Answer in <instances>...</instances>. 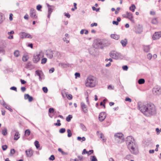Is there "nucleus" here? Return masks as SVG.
<instances>
[{"label": "nucleus", "mask_w": 161, "mask_h": 161, "mask_svg": "<svg viewBox=\"0 0 161 161\" xmlns=\"http://www.w3.org/2000/svg\"><path fill=\"white\" fill-rule=\"evenodd\" d=\"M65 131V129L64 128H61L59 130V132L60 133H64Z\"/></svg>", "instance_id": "obj_42"}, {"label": "nucleus", "mask_w": 161, "mask_h": 161, "mask_svg": "<svg viewBox=\"0 0 161 161\" xmlns=\"http://www.w3.org/2000/svg\"><path fill=\"white\" fill-rule=\"evenodd\" d=\"M21 90L22 91L24 92L25 91L26 88L25 87H22L21 88Z\"/></svg>", "instance_id": "obj_63"}, {"label": "nucleus", "mask_w": 161, "mask_h": 161, "mask_svg": "<svg viewBox=\"0 0 161 161\" xmlns=\"http://www.w3.org/2000/svg\"><path fill=\"white\" fill-rule=\"evenodd\" d=\"M47 56L48 58H52L53 57V52L51 50H48L47 52Z\"/></svg>", "instance_id": "obj_16"}, {"label": "nucleus", "mask_w": 161, "mask_h": 161, "mask_svg": "<svg viewBox=\"0 0 161 161\" xmlns=\"http://www.w3.org/2000/svg\"><path fill=\"white\" fill-rule=\"evenodd\" d=\"M42 8V6L40 5H38L36 7V9L38 11H41V9Z\"/></svg>", "instance_id": "obj_43"}, {"label": "nucleus", "mask_w": 161, "mask_h": 161, "mask_svg": "<svg viewBox=\"0 0 161 161\" xmlns=\"http://www.w3.org/2000/svg\"><path fill=\"white\" fill-rule=\"evenodd\" d=\"M125 100L126 101H128L130 103H131V99L128 97H126V98H125Z\"/></svg>", "instance_id": "obj_45"}, {"label": "nucleus", "mask_w": 161, "mask_h": 161, "mask_svg": "<svg viewBox=\"0 0 161 161\" xmlns=\"http://www.w3.org/2000/svg\"><path fill=\"white\" fill-rule=\"evenodd\" d=\"M10 153L12 154H14L15 153V150L14 149H13L11 150Z\"/></svg>", "instance_id": "obj_56"}, {"label": "nucleus", "mask_w": 161, "mask_h": 161, "mask_svg": "<svg viewBox=\"0 0 161 161\" xmlns=\"http://www.w3.org/2000/svg\"><path fill=\"white\" fill-rule=\"evenodd\" d=\"M66 96L67 98L69 100H71L72 98V96L70 94H68V95H67V94H66Z\"/></svg>", "instance_id": "obj_39"}, {"label": "nucleus", "mask_w": 161, "mask_h": 161, "mask_svg": "<svg viewBox=\"0 0 161 161\" xmlns=\"http://www.w3.org/2000/svg\"><path fill=\"white\" fill-rule=\"evenodd\" d=\"M112 23L113 25H118L119 24V22L117 21H113Z\"/></svg>", "instance_id": "obj_55"}, {"label": "nucleus", "mask_w": 161, "mask_h": 161, "mask_svg": "<svg viewBox=\"0 0 161 161\" xmlns=\"http://www.w3.org/2000/svg\"><path fill=\"white\" fill-rule=\"evenodd\" d=\"M116 138H119L123 139L124 138L123 134L120 133H117L115 135Z\"/></svg>", "instance_id": "obj_15"}, {"label": "nucleus", "mask_w": 161, "mask_h": 161, "mask_svg": "<svg viewBox=\"0 0 161 161\" xmlns=\"http://www.w3.org/2000/svg\"><path fill=\"white\" fill-rule=\"evenodd\" d=\"M13 14H12L11 13L9 14V20L10 21H12L13 20Z\"/></svg>", "instance_id": "obj_51"}, {"label": "nucleus", "mask_w": 161, "mask_h": 161, "mask_svg": "<svg viewBox=\"0 0 161 161\" xmlns=\"http://www.w3.org/2000/svg\"><path fill=\"white\" fill-rule=\"evenodd\" d=\"M42 90L44 92L47 93V87H44L42 88Z\"/></svg>", "instance_id": "obj_44"}, {"label": "nucleus", "mask_w": 161, "mask_h": 161, "mask_svg": "<svg viewBox=\"0 0 161 161\" xmlns=\"http://www.w3.org/2000/svg\"><path fill=\"white\" fill-rule=\"evenodd\" d=\"M20 134L18 132H16L14 137V140H17L19 138Z\"/></svg>", "instance_id": "obj_20"}, {"label": "nucleus", "mask_w": 161, "mask_h": 161, "mask_svg": "<svg viewBox=\"0 0 161 161\" xmlns=\"http://www.w3.org/2000/svg\"><path fill=\"white\" fill-rule=\"evenodd\" d=\"M136 8V7L134 4H132L131 6L129 8L130 10L132 12H134L135 11Z\"/></svg>", "instance_id": "obj_23"}, {"label": "nucleus", "mask_w": 161, "mask_h": 161, "mask_svg": "<svg viewBox=\"0 0 161 161\" xmlns=\"http://www.w3.org/2000/svg\"><path fill=\"white\" fill-rule=\"evenodd\" d=\"M147 57L149 59H150L152 58V55L151 54L149 53L147 54Z\"/></svg>", "instance_id": "obj_57"}, {"label": "nucleus", "mask_w": 161, "mask_h": 161, "mask_svg": "<svg viewBox=\"0 0 161 161\" xmlns=\"http://www.w3.org/2000/svg\"><path fill=\"white\" fill-rule=\"evenodd\" d=\"M143 49L145 52H148L149 51L150 47L148 46H143Z\"/></svg>", "instance_id": "obj_22"}, {"label": "nucleus", "mask_w": 161, "mask_h": 161, "mask_svg": "<svg viewBox=\"0 0 161 161\" xmlns=\"http://www.w3.org/2000/svg\"><path fill=\"white\" fill-rule=\"evenodd\" d=\"M35 145L36 146V148H38L40 147V144H39V142L37 141H36L35 142Z\"/></svg>", "instance_id": "obj_32"}, {"label": "nucleus", "mask_w": 161, "mask_h": 161, "mask_svg": "<svg viewBox=\"0 0 161 161\" xmlns=\"http://www.w3.org/2000/svg\"><path fill=\"white\" fill-rule=\"evenodd\" d=\"M31 134V131L29 129H27L25 130V135L26 136H29Z\"/></svg>", "instance_id": "obj_25"}, {"label": "nucleus", "mask_w": 161, "mask_h": 161, "mask_svg": "<svg viewBox=\"0 0 161 161\" xmlns=\"http://www.w3.org/2000/svg\"><path fill=\"white\" fill-rule=\"evenodd\" d=\"M14 55L16 57H18L19 55V52L18 50H16L14 53Z\"/></svg>", "instance_id": "obj_30"}, {"label": "nucleus", "mask_w": 161, "mask_h": 161, "mask_svg": "<svg viewBox=\"0 0 161 161\" xmlns=\"http://www.w3.org/2000/svg\"><path fill=\"white\" fill-rule=\"evenodd\" d=\"M75 78H76L77 77H80V74L79 73H76L75 74Z\"/></svg>", "instance_id": "obj_49"}, {"label": "nucleus", "mask_w": 161, "mask_h": 161, "mask_svg": "<svg viewBox=\"0 0 161 161\" xmlns=\"http://www.w3.org/2000/svg\"><path fill=\"white\" fill-rule=\"evenodd\" d=\"M78 159L80 161H81L83 159V156H78Z\"/></svg>", "instance_id": "obj_61"}, {"label": "nucleus", "mask_w": 161, "mask_h": 161, "mask_svg": "<svg viewBox=\"0 0 161 161\" xmlns=\"http://www.w3.org/2000/svg\"><path fill=\"white\" fill-rule=\"evenodd\" d=\"M10 89L12 90H13L14 91H15L16 92L17 91V88H16V87H15L14 86H12V87H11V88H10Z\"/></svg>", "instance_id": "obj_58"}, {"label": "nucleus", "mask_w": 161, "mask_h": 161, "mask_svg": "<svg viewBox=\"0 0 161 161\" xmlns=\"http://www.w3.org/2000/svg\"><path fill=\"white\" fill-rule=\"evenodd\" d=\"M88 153V151H86V150L85 149L83 150V151L82 152V155L84 154H87Z\"/></svg>", "instance_id": "obj_50"}, {"label": "nucleus", "mask_w": 161, "mask_h": 161, "mask_svg": "<svg viewBox=\"0 0 161 161\" xmlns=\"http://www.w3.org/2000/svg\"><path fill=\"white\" fill-rule=\"evenodd\" d=\"M127 41L126 39L122 40L120 41V43L123 46H125L127 44Z\"/></svg>", "instance_id": "obj_19"}, {"label": "nucleus", "mask_w": 161, "mask_h": 161, "mask_svg": "<svg viewBox=\"0 0 161 161\" xmlns=\"http://www.w3.org/2000/svg\"><path fill=\"white\" fill-rule=\"evenodd\" d=\"M2 148L3 150H5L7 148V146L6 145H3Z\"/></svg>", "instance_id": "obj_52"}, {"label": "nucleus", "mask_w": 161, "mask_h": 161, "mask_svg": "<svg viewBox=\"0 0 161 161\" xmlns=\"http://www.w3.org/2000/svg\"><path fill=\"white\" fill-rule=\"evenodd\" d=\"M72 118V116L71 115H69L68 116H67L66 118V120L68 122H69L71 119Z\"/></svg>", "instance_id": "obj_27"}, {"label": "nucleus", "mask_w": 161, "mask_h": 161, "mask_svg": "<svg viewBox=\"0 0 161 161\" xmlns=\"http://www.w3.org/2000/svg\"><path fill=\"white\" fill-rule=\"evenodd\" d=\"M145 82V80L143 79H140L138 80V83L139 84H142L144 83Z\"/></svg>", "instance_id": "obj_28"}, {"label": "nucleus", "mask_w": 161, "mask_h": 161, "mask_svg": "<svg viewBox=\"0 0 161 161\" xmlns=\"http://www.w3.org/2000/svg\"><path fill=\"white\" fill-rule=\"evenodd\" d=\"M110 56L113 58L118 59L120 56V54L115 51H113L110 53Z\"/></svg>", "instance_id": "obj_5"}, {"label": "nucleus", "mask_w": 161, "mask_h": 161, "mask_svg": "<svg viewBox=\"0 0 161 161\" xmlns=\"http://www.w3.org/2000/svg\"><path fill=\"white\" fill-rule=\"evenodd\" d=\"M81 106L82 111L85 113H86L87 112V108L86 105L83 103H81Z\"/></svg>", "instance_id": "obj_12"}, {"label": "nucleus", "mask_w": 161, "mask_h": 161, "mask_svg": "<svg viewBox=\"0 0 161 161\" xmlns=\"http://www.w3.org/2000/svg\"><path fill=\"white\" fill-rule=\"evenodd\" d=\"M54 69L53 68H51L49 70V72L50 73H52L54 72Z\"/></svg>", "instance_id": "obj_60"}, {"label": "nucleus", "mask_w": 161, "mask_h": 161, "mask_svg": "<svg viewBox=\"0 0 161 161\" xmlns=\"http://www.w3.org/2000/svg\"><path fill=\"white\" fill-rule=\"evenodd\" d=\"M93 153V150H89V151H88L87 154L88 155H91V154H92Z\"/></svg>", "instance_id": "obj_53"}, {"label": "nucleus", "mask_w": 161, "mask_h": 161, "mask_svg": "<svg viewBox=\"0 0 161 161\" xmlns=\"http://www.w3.org/2000/svg\"><path fill=\"white\" fill-rule=\"evenodd\" d=\"M2 134L4 136H5L7 134V129L4 128L2 130Z\"/></svg>", "instance_id": "obj_29"}, {"label": "nucleus", "mask_w": 161, "mask_h": 161, "mask_svg": "<svg viewBox=\"0 0 161 161\" xmlns=\"http://www.w3.org/2000/svg\"><path fill=\"white\" fill-rule=\"evenodd\" d=\"M135 31L136 33H140L142 31V28L140 27H136L135 28Z\"/></svg>", "instance_id": "obj_21"}, {"label": "nucleus", "mask_w": 161, "mask_h": 161, "mask_svg": "<svg viewBox=\"0 0 161 161\" xmlns=\"http://www.w3.org/2000/svg\"><path fill=\"white\" fill-rule=\"evenodd\" d=\"M1 104L6 108H7V105L4 101H3L1 102Z\"/></svg>", "instance_id": "obj_40"}, {"label": "nucleus", "mask_w": 161, "mask_h": 161, "mask_svg": "<svg viewBox=\"0 0 161 161\" xmlns=\"http://www.w3.org/2000/svg\"><path fill=\"white\" fill-rule=\"evenodd\" d=\"M161 37V31L156 32L153 35V40L159 39Z\"/></svg>", "instance_id": "obj_9"}, {"label": "nucleus", "mask_w": 161, "mask_h": 161, "mask_svg": "<svg viewBox=\"0 0 161 161\" xmlns=\"http://www.w3.org/2000/svg\"><path fill=\"white\" fill-rule=\"evenodd\" d=\"M47 59L46 58H44L41 60V63L42 64H44L46 63Z\"/></svg>", "instance_id": "obj_38"}, {"label": "nucleus", "mask_w": 161, "mask_h": 161, "mask_svg": "<svg viewBox=\"0 0 161 161\" xmlns=\"http://www.w3.org/2000/svg\"><path fill=\"white\" fill-rule=\"evenodd\" d=\"M54 109L53 108H50L49 109V113H54Z\"/></svg>", "instance_id": "obj_41"}, {"label": "nucleus", "mask_w": 161, "mask_h": 161, "mask_svg": "<svg viewBox=\"0 0 161 161\" xmlns=\"http://www.w3.org/2000/svg\"><path fill=\"white\" fill-rule=\"evenodd\" d=\"M36 10L33 8H31L30 11V16L33 19H37V16L36 14Z\"/></svg>", "instance_id": "obj_8"}, {"label": "nucleus", "mask_w": 161, "mask_h": 161, "mask_svg": "<svg viewBox=\"0 0 161 161\" xmlns=\"http://www.w3.org/2000/svg\"><path fill=\"white\" fill-rule=\"evenodd\" d=\"M40 59V58L39 57V55H37L34 56L33 58V61L35 63H37Z\"/></svg>", "instance_id": "obj_14"}, {"label": "nucleus", "mask_w": 161, "mask_h": 161, "mask_svg": "<svg viewBox=\"0 0 161 161\" xmlns=\"http://www.w3.org/2000/svg\"><path fill=\"white\" fill-rule=\"evenodd\" d=\"M25 153L27 157H31L32 155L33 152L32 150L29 149L25 151Z\"/></svg>", "instance_id": "obj_11"}, {"label": "nucleus", "mask_w": 161, "mask_h": 161, "mask_svg": "<svg viewBox=\"0 0 161 161\" xmlns=\"http://www.w3.org/2000/svg\"><path fill=\"white\" fill-rule=\"evenodd\" d=\"M3 14L2 13H0V23H2L3 21Z\"/></svg>", "instance_id": "obj_37"}, {"label": "nucleus", "mask_w": 161, "mask_h": 161, "mask_svg": "<svg viewBox=\"0 0 161 161\" xmlns=\"http://www.w3.org/2000/svg\"><path fill=\"white\" fill-rule=\"evenodd\" d=\"M60 121L59 119L57 120V123H54V125L56 126H59L61 125Z\"/></svg>", "instance_id": "obj_35"}, {"label": "nucleus", "mask_w": 161, "mask_h": 161, "mask_svg": "<svg viewBox=\"0 0 161 161\" xmlns=\"http://www.w3.org/2000/svg\"><path fill=\"white\" fill-rule=\"evenodd\" d=\"M96 83L95 78L93 76H89L86 79L85 85L87 87H92L95 86Z\"/></svg>", "instance_id": "obj_3"}, {"label": "nucleus", "mask_w": 161, "mask_h": 161, "mask_svg": "<svg viewBox=\"0 0 161 161\" xmlns=\"http://www.w3.org/2000/svg\"><path fill=\"white\" fill-rule=\"evenodd\" d=\"M24 98L25 99H28L30 102H31L33 100L32 97L30 96L28 94H25Z\"/></svg>", "instance_id": "obj_13"}, {"label": "nucleus", "mask_w": 161, "mask_h": 161, "mask_svg": "<svg viewBox=\"0 0 161 161\" xmlns=\"http://www.w3.org/2000/svg\"><path fill=\"white\" fill-rule=\"evenodd\" d=\"M106 116V114L105 112H102L99 115V120L101 121H103L105 118Z\"/></svg>", "instance_id": "obj_10"}, {"label": "nucleus", "mask_w": 161, "mask_h": 161, "mask_svg": "<svg viewBox=\"0 0 161 161\" xmlns=\"http://www.w3.org/2000/svg\"><path fill=\"white\" fill-rule=\"evenodd\" d=\"M139 109L147 116H150L153 115L155 113V106L151 103H147L143 105L142 103L138 104Z\"/></svg>", "instance_id": "obj_1"}, {"label": "nucleus", "mask_w": 161, "mask_h": 161, "mask_svg": "<svg viewBox=\"0 0 161 161\" xmlns=\"http://www.w3.org/2000/svg\"><path fill=\"white\" fill-rule=\"evenodd\" d=\"M49 159L50 160L53 161L55 159V157L53 155L51 156L50 157Z\"/></svg>", "instance_id": "obj_46"}, {"label": "nucleus", "mask_w": 161, "mask_h": 161, "mask_svg": "<svg viewBox=\"0 0 161 161\" xmlns=\"http://www.w3.org/2000/svg\"><path fill=\"white\" fill-rule=\"evenodd\" d=\"M152 23L153 24H157L158 23V21L157 18H154L152 19Z\"/></svg>", "instance_id": "obj_24"}, {"label": "nucleus", "mask_w": 161, "mask_h": 161, "mask_svg": "<svg viewBox=\"0 0 161 161\" xmlns=\"http://www.w3.org/2000/svg\"><path fill=\"white\" fill-rule=\"evenodd\" d=\"M67 132L68 133V137H71L72 135L71 130L69 129H68L67 130Z\"/></svg>", "instance_id": "obj_31"}, {"label": "nucleus", "mask_w": 161, "mask_h": 161, "mask_svg": "<svg viewBox=\"0 0 161 161\" xmlns=\"http://www.w3.org/2000/svg\"><path fill=\"white\" fill-rule=\"evenodd\" d=\"M150 14L153 15H154L155 14V12L154 11H151L150 12Z\"/></svg>", "instance_id": "obj_64"}, {"label": "nucleus", "mask_w": 161, "mask_h": 161, "mask_svg": "<svg viewBox=\"0 0 161 161\" xmlns=\"http://www.w3.org/2000/svg\"><path fill=\"white\" fill-rule=\"evenodd\" d=\"M77 139L79 141H81L82 140V141L81 142H82L83 141H85L86 140V138L84 137H83L82 138H81L79 136L77 137Z\"/></svg>", "instance_id": "obj_34"}, {"label": "nucleus", "mask_w": 161, "mask_h": 161, "mask_svg": "<svg viewBox=\"0 0 161 161\" xmlns=\"http://www.w3.org/2000/svg\"><path fill=\"white\" fill-rule=\"evenodd\" d=\"M123 17L129 19L132 23H134L135 20L134 16L132 13L130 12H126V13L122 15Z\"/></svg>", "instance_id": "obj_4"}, {"label": "nucleus", "mask_w": 161, "mask_h": 161, "mask_svg": "<svg viewBox=\"0 0 161 161\" xmlns=\"http://www.w3.org/2000/svg\"><path fill=\"white\" fill-rule=\"evenodd\" d=\"M47 6L48 7V17L49 18L50 14L53 11V9L50 7V6L48 3L47 4Z\"/></svg>", "instance_id": "obj_17"}, {"label": "nucleus", "mask_w": 161, "mask_h": 161, "mask_svg": "<svg viewBox=\"0 0 161 161\" xmlns=\"http://www.w3.org/2000/svg\"><path fill=\"white\" fill-rule=\"evenodd\" d=\"M81 126L83 130L85 131L86 130L85 127L83 125L81 124Z\"/></svg>", "instance_id": "obj_59"}, {"label": "nucleus", "mask_w": 161, "mask_h": 161, "mask_svg": "<svg viewBox=\"0 0 161 161\" xmlns=\"http://www.w3.org/2000/svg\"><path fill=\"white\" fill-rule=\"evenodd\" d=\"M42 72L41 71L37 70L36 71V74L38 75L40 78L41 77V73Z\"/></svg>", "instance_id": "obj_36"}, {"label": "nucleus", "mask_w": 161, "mask_h": 161, "mask_svg": "<svg viewBox=\"0 0 161 161\" xmlns=\"http://www.w3.org/2000/svg\"><path fill=\"white\" fill-rule=\"evenodd\" d=\"M127 144L128 147L132 153L136 154L138 153V149L137 146L135 143L132 141V138L131 136H129L127 138Z\"/></svg>", "instance_id": "obj_2"}, {"label": "nucleus", "mask_w": 161, "mask_h": 161, "mask_svg": "<svg viewBox=\"0 0 161 161\" xmlns=\"http://www.w3.org/2000/svg\"><path fill=\"white\" fill-rule=\"evenodd\" d=\"M111 37L114 39L118 40L119 37V36L117 34H112L111 35Z\"/></svg>", "instance_id": "obj_18"}, {"label": "nucleus", "mask_w": 161, "mask_h": 161, "mask_svg": "<svg viewBox=\"0 0 161 161\" xmlns=\"http://www.w3.org/2000/svg\"><path fill=\"white\" fill-rule=\"evenodd\" d=\"M28 59V57L27 56H23L22 58V60L24 62L26 61Z\"/></svg>", "instance_id": "obj_33"}, {"label": "nucleus", "mask_w": 161, "mask_h": 161, "mask_svg": "<svg viewBox=\"0 0 161 161\" xmlns=\"http://www.w3.org/2000/svg\"><path fill=\"white\" fill-rule=\"evenodd\" d=\"M19 34L20 35L21 38L22 39H23L24 38H29L31 39L32 38V36L30 34L25 32H21Z\"/></svg>", "instance_id": "obj_7"}, {"label": "nucleus", "mask_w": 161, "mask_h": 161, "mask_svg": "<svg viewBox=\"0 0 161 161\" xmlns=\"http://www.w3.org/2000/svg\"><path fill=\"white\" fill-rule=\"evenodd\" d=\"M20 81L21 82V84H24L26 83V81H25L22 79L20 80Z\"/></svg>", "instance_id": "obj_62"}, {"label": "nucleus", "mask_w": 161, "mask_h": 161, "mask_svg": "<svg viewBox=\"0 0 161 161\" xmlns=\"http://www.w3.org/2000/svg\"><path fill=\"white\" fill-rule=\"evenodd\" d=\"M97 25V23H92V24H91V27H93L94 26H96Z\"/></svg>", "instance_id": "obj_54"}, {"label": "nucleus", "mask_w": 161, "mask_h": 161, "mask_svg": "<svg viewBox=\"0 0 161 161\" xmlns=\"http://www.w3.org/2000/svg\"><path fill=\"white\" fill-rule=\"evenodd\" d=\"M153 92L155 95H159L161 93V88L158 86H155L153 89Z\"/></svg>", "instance_id": "obj_6"}, {"label": "nucleus", "mask_w": 161, "mask_h": 161, "mask_svg": "<svg viewBox=\"0 0 161 161\" xmlns=\"http://www.w3.org/2000/svg\"><path fill=\"white\" fill-rule=\"evenodd\" d=\"M122 69L124 70H127L128 69V67L127 65H124L122 67Z\"/></svg>", "instance_id": "obj_48"}, {"label": "nucleus", "mask_w": 161, "mask_h": 161, "mask_svg": "<svg viewBox=\"0 0 161 161\" xmlns=\"http://www.w3.org/2000/svg\"><path fill=\"white\" fill-rule=\"evenodd\" d=\"M100 138L102 139V140L104 142L106 141V139L105 138V137L104 135L102 134H100Z\"/></svg>", "instance_id": "obj_47"}, {"label": "nucleus", "mask_w": 161, "mask_h": 161, "mask_svg": "<svg viewBox=\"0 0 161 161\" xmlns=\"http://www.w3.org/2000/svg\"><path fill=\"white\" fill-rule=\"evenodd\" d=\"M90 158L91 161H97V159L95 156H91Z\"/></svg>", "instance_id": "obj_26"}]
</instances>
